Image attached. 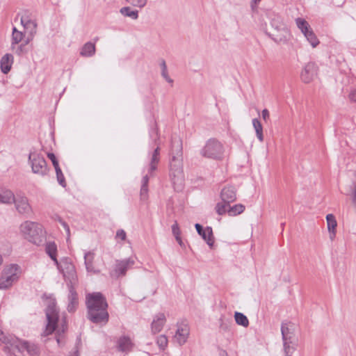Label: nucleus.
<instances>
[{
  "mask_svg": "<svg viewBox=\"0 0 356 356\" xmlns=\"http://www.w3.org/2000/svg\"><path fill=\"white\" fill-rule=\"evenodd\" d=\"M43 298L46 306L45 314L47 319L43 334L48 336L55 332L57 343L60 346L63 334L67 328L66 319L63 317L59 321V312L56 307V299L51 295H44Z\"/></svg>",
  "mask_w": 356,
  "mask_h": 356,
  "instance_id": "1",
  "label": "nucleus"
},
{
  "mask_svg": "<svg viewBox=\"0 0 356 356\" xmlns=\"http://www.w3.org/2000/svg\"><path fill=\"white\" fill-rule=\"evenodd\" d=\"M88 318L94 323L106 324L108 321V304L106 298L99 292L86 296Z\"/></svg>",
  "mask_w": 356,
  "mask_h": 356,
  "instance_id": "2",
  "label": "nucleus"
},
{
  "mask_svg": "<svg viewBox=\"0 0 356 356\" xmlns=\"http://www.w3.org/2000/svg\"><path fill=\"white\" fill-rule=\"evenodd\" d=\"M0 341L5 344L4 351L10 356L15 355V350L19 353L26 351L30 356H39L40 348L34 344L22 341L12 335H6L0 329Z\"/></svg>",
  "mask_w": 356,
  "mask_h": 356,
  "instance_id": "3",
  "label": "nucleus"
},
{
  "mask_svg": "<svg viewBox=\"0 0 356 356\" xmlns=\"http://www.w3.org/2000/svg\"><path fill=\"white\" fill-rule=\"evenodd\" d=\"M181 150L180 140H173L172 152L175 151L176 154L172 155L170 161V177L176 190L181 189L184 181Z\"/></svg>",
  "mask_w": 356,
  "mask_h": 356,
  "instance_id": "4",
  "label": "nucleus"
},
{
  "mask_svg": "<svg viewBox=\"0 0 356 356\" xmlns=\"http://www.w3.org/2000/svg\"><path fill=\"white\" fill-rule=\"evenodd\" d=\"M19 232L26 240L38 246L42 245L45 238L42 225L36 222L24 221L19 226Z\"/></svg>",
  "mask_w": 356,
  "mask_h": 356,
  "instance_id": "5",
  "label": "nucleus"
},
{
  "mask_svg": "<svg viewBox=\"0 0 356 356\" xmlns=\"http://www.w3.org/2000/svg\"><path fill=\"white\" fill-rule=\"evenodd\" d=\"M225 149L222 144L216 139H209L200 150L204 158L220 161L224 158Z\"/></svg>",
  "mask_w": 356,
  "mask_h": 356,
  "instance_id": "6",
  "label": "nucleus"
},
{
  "mask_svg": "<svg viewBox=\"0 0 356 356\" xmlns=\"http://www.w3.org/2000/svg\"><path fill=\"white\" fill-rule=\"evenodd\" d=\"M58 269L61 271L67 282V286H76L77 284V275L76 269L70 259L67 257L63 258L58 261V265H56Z\"/></svg>",
  "mask_w": 356,
  "mask_h": 356,
  "instance_id": "7",
  "label": "nucleus"
},
{
  "mask_svg": "<svg viewBox=\"0 0 356 356\" xmlns=\"http://www.w3.org/2000/svg\"><path fill=\"white\" fill-rule=\"evenodd\" d=\"M21 274V268L17 264H10L4 268L0 278V289H6L17 282Z\"/></svg>",
  "mask_w": 356,
  "mask_h": 356,
  "instance_id": "8",
  "label": "nucleus"
},
{
  "mask_svg": "<svg viewBox=\"0 0 356 356\" xmlns=\"http://www.w3.org/2000/svg\"><path fill=\"white\" fill-rule=\"evenodd\" d=\"M21 24L27 33L26 44L31 41L37 33L38 23L35 17L28 11L24 12L21 16Z\"/></svg>",
  "mask_w": 356,
  "mask_h": 356,
  "instance_id": "9",
  "label": "nucleus"
},
{
  "mask_svg": "<svg viewBox=\"0 0 356 356\" xmlns=\"http://www.w3.org/2000/svg\"><path fill=\"white\" fill-rule=\"evenodd\" d=\"M29 161L33 173L42 176L47 175L48 171L47 165L42 155L37 152H31L29 156Z\"/></svg>",
  "mask_w": 356,
  "mask_h": 356,
  "instance_id": "10",
  "label": "nucleus"
},
{
  "mask_svg": "<svg viewBox=\"0 0 356 356\" xmlns=\"http://www.w3.org/2000/svg\"><path fill=\"white\" fill-rule=\"evenodd\" d=\"M13 203L15 204V209L20 215L29 217L32 214V207L26 196L17 195Z\"/></svg>",
  "mask_w": 356,
  "mask_h": 356,
  "instance_id": "11",
  "label": "nucleus"
},
{
  "mask_svg": "<svg viewBox=\"0 0 356 356\" xmlns=\"http://www.w3.org/2000/svg\"><path fill=\"white\" fill-rule=\"evenodd\" d=\"M134 264V261L131 258L118 260L115 263L113 271L111 273V276L117 278L120 276L125 275L127 270L131 268Z\"/></svg>",
  "mask_w": 356,
  "mask_h": 356,
  "instance_id": "12",
  "label": "nucleus"
},
{
  "mask_svg": "<svg viewBox=\"0 0 356 356\" xmlns=\"http://www.w3.org/2000/svg\"><path fill=\"white\" fill-rule=\"evenodd\" d=\"M160 149L157 147L152 153L147 174L142 179V186H148L149 175H152L153 172L156 170L157 165L160 161Z\"/></svg>",
  "mask_w": 356,
  "mask_h": 356,
  "instance_id": "13",
  "label": "nucleus"
},
{
  "mask_svg": "<svg viewBox=\"0 0 356 356\" xmlns=\"http://www.w3.org/2000/svg\"><path fill=\"white\" fill-rule=\"evenodd\" d=\"M281 332L283 342H289L293 344L295 342H298V339L295 334L293 324L291 323H282Z\"/></svg>",
  "mask_w": 356,
  "mask_h": 356,
  "instance_id": "14",
  "label": "nucleus"
},
{
  "mask_svg": "<svg viewBox=\"0 0 356 356\" xmlns=\"http://www.w3.org/2000/svg\"><path fill=\"white\" fill-rule=\"evenodd\" d=\"M316 74V65L314 63H308L301 71L300 78L304 83H309L314 80Z\"/></svg>",
  "mask_w": 356,
  "mask_h": 356,
  "instance_id": "15",
  "label": "nucleus"
},
{
  "mask_svg": "<svg viewBox=\"0 0 356 356\" xmlns=\"http://www.w3.org/2000/svg\"><path fill=\"white\" fill-rule=\"evenodd\" d=\"M189 331V327L187 324H178L177 331L174 336L175 341L180 346L184 344L188 339Z\"/></svg>",
  "mask_w": 356,
  "mask_h": 356,
  "instance_id": "16",
  "label": "nucleus"
},
{
  "mask_svg": "<svg viewBox=\"0 0 356 356\" xmlns=\"http://www.w3.org/2000/svg\"><path fill=\"white\" fill-rule=\"evenodd\" d=\"M195 227L197 233L207 242L208 245L212 248L214 243V238L212 228L210 227H207L204 229L202 226L198 223L195 224Z\"/></svg>",
  "mask_w": 356,
  "mask_h": 356,
  "instance_id": "17",
  "label": "nucleus"
},
{
  "mask_svg": "<svg viewBox=\"0 0 356 356\" xmlns=\"http://www.w3.org/2000/svg\"><path fill=\"white\" fill-rule=\"evenodd\" d=\"M220 198L224 202L230 204L236 200V189L233 186H225L220 192Z\"/></svg>",
  "mask_w": 356,
  "mask_h": 356,
  "instance_id": "18",
  "label": "nucleus"
},
{
  "mask_svg": "<svg viewBox=\"0 0 356 356\" xmlns=\"http://www.w3.org/2000/svg\"><path fill=\"white\" fill-rule=\"evenodd\" d=\"M273 39L279 43H286L288 42L292 38L290 30L286 26L285 27L274 32L272 33Z\"/></svg>",
  "mask_w": 356,
  "mask_h": 356,
  "instance_id": "19",
  "label": "nucleus"
},
{
  "mask_svg": "<svg viewBox=\"0 0 356 356\" xmlns=\"http://www.w3.org/2000/svg\"><path fill=\"white\" fill-rule=\"evenodd\" d=\"M166 321L165 316L163 313L156 314L152 322L151 330L153 334L160 332Z\"/></svg>",
  "mask_w": 356,
  "mask_h": 356,
  "instance_id": "20",
  "label": "nucleus"
},
{
  "mask_svg": "<svg viewBox=\"0 0 356 356\" xmlns=\"http://www.w3.org/2000/svg\"><path fill=\"white\" fill-rule=\"evenodd\" d=\"M75 286H69V295H68V305H67V310L70 312H73L75 311L77 305H78V296L77 293L74 290Z\"/></svg>",
  "mask_w": 356,
  "mask_h": 356,
  "instance_id": "21",
  "label": "nucleus"
},
{
  "mask_svg": "<svg viewBox=\"0 0 356 356\" xmlns=\"http://www.w3.org/2000/svg\"><path fill=\"white\" fill-rule=\"evenodd\" d=\"M13 56L10 54H5L0 60L1 70L3 74H8L13 63Z\"/></svg>",
  "mask_w": 356,
  "mask_h": 356,
  "instance_id": "22",
  "label": "nucleus"
},
{
  "mask_svg": "<svg viewBox=\"0 0 356 356\" xmlns=\"http://www.w3.org/2000/svg\"><path fill=\"white\" fill-rule=\"evenodd\" d=\"M95 259V253L92 251H88L84 254V264L88 272L98 273L99 271L96 270L93 266Z\"/></svg>",
  "mask_w": 356,
  "mask_h": 356,
  "instance_id": "23",
  "label": "nucleus"
},
{
  "mask_svg": "<svg viewBox=\"0 0 356 356\" xmlns=\"http://www.w3.org/2000/svg\"><path fill=\"white\" fill-rule=\"evenodd\" d=\"M117 346L118 350L129 352L132 349L134 344L129 337L122 336L118 339Z\"/></svg>",
  "mask_w": 356,
  "mask_h": 356,
  "instance_id": "24",
  "label": "nucleus"
},
{
  "mask_svg": "<svg viewBox=\"0 0 356 356\" xmlns=\"http://www.w3.org/2000/svg\"><path fill=\"white\" fill-rule=\"evenodd\" d=\"M45 252L54 261L56 265H58L57 259V245L54 242L49 241L45 244Z\"/></svg>",
  "mask_w": 356,
  "mask_h": 356,
  "instance_id": "25",
  "label": "nucleus"
},
{
  "mask_svg": "<svg viewBox=\"0 0 356 356\" xmlns=\"http://www.w3.org/2000/svg\"><path fill=\"white\" fill-rule=\"evenodd\" d=\"M96 51L95 44L93 42H88L83 44L80 50V55L83 57H92Z\"/></svg>",
  "mask_w": 356,
  "mask_h": 356,
  "instance_id": "26",
  "label": "nucleus"
},
{
  "mask_svg": "<svg viewBox=\"0 0 356 356\" xmlns=\"http://www.w3.org/2000/svg\"><path fill=\"white\" fill-rule=\"evenodd\" d=\"M24 37L25 34L23 32L18 31L16 27H13L11 38V49L14 51L16 45L22 42Z\"/></svg>",
  "mask_w": 356,
  "mask_h": 356,
  "instance_id": "27",
  "label": "nucleus"
},
{
  "mask_svg": "<svg viewBox=\"0 0 356 356\" xmlns=\"http://www.w3.org/2000/svg\"><path fill=\"white\" fill-rule=\"evenodd\" d=\"M15 195L13 193L8 189L0 190V203L10 204L15 200Z\"/></svg>",
  "mask_w": 356,
  "mask_h": 356,
  "instance_id": "28",
  "label": "nucleus"
},
{
  "mask_svg": "<svg viewBox=\"0 0 356 356\" xmlns=\"http://www.w3.org/2000/svg\"><path fill=\"white\" fill-rule=\"evenodd\" d=\"M326 220L327 224V229L330 233V238L333 239L336 234V227L337 226L336 218L333 214L330 213L326 216Z\"/></svg>",
  "mask_w": 356,
  "mask_h": 356,
  "instance_id": "29",
  "label": "nucleus"
},
{
  "mask_svg": "<svg viewBox=\"0 0 356 356\" xmlns=\"http://www.w3.org/2000/svg\"><path fill=\"white\" fill-rule=\"evenodd\" d=\"M270 26L274 29V32L285 27L286 25L284 23L283 19L278 15H273L270 17Z\"/></svg>",
  "mask_w": 356,
  "mask_h": 356,
  "instance_id": "30",
  "label": "nucleus"
},
{
  "mask_svg": "<svg viewBox=\"0 0 356 356\" xmlns=\"http://www.w3.org/2000/svg\"><path fill=\"white\" fill-rule=\"evenodd\" d=\"M296 24L300 30L301 33L305 36L309 31L312 30L309 24L303 18L298 17L296 19Z\"/></svg>",
  "mask_w": 356,
  "mask_h": 356,
  "instance_id": "31",
  "label": "nucleus"
},
{
  "mask_svg": "<svg viewBox=\"0 0 356 356\" xmlns=\"http://www.w3.org/2000/svg\"><path fill=\"white\" fill-rule=\"evenodd\" d=\"M234 320L237 325L243 326V327H248L249 326V320L248 317L241 312H234Z\"/></svg>",
  "mask_w": 356,
  "mask_h": 356,
  "instance_id": "32",
  "label": "nucleus"
},
{
  "mask_svg": "<svg viewBox=\"0 0 356 356\" xmlns=\"http://www.w3.org/2000/svg\"><path fill=\"white\" fill-rule=\"evenodd\" d=\"M252 125L256 132V136L260 142L264 141L263 127L257 118L252 120Z\"/></svg>",
  "mask_w": 356,
  "mask_h": 356,
  "instance_id": "33",
  "label": "nucleus"
},
{
  "mask_svg": "<svg viewBox=\"0 0 356 356\" xmlns=\"http://www.w3.org/2000/svg\"><path fill=\"white\" fill-rule=\"evenodd\" d=\"M120 13L122 15L130 17L132 19H137L138 18V11L136 10H132L129 6L122 7L120 10Z\"/></svg>",
  "mask_w": 356,
  "mask_h": 356,
  "instance_id": "34",
  "label": "nucleus"
},
{
  "mask_svg": "<svg viewBox=\"0 0 356 356\" xmlns=\"http://www.w3.org/2000/svg\"><path fill=\"white\" fill-rule=\"evenodd\" d=\"M245 210V206L242 204H237L234 206H229L228 215L229 216H236L242 213Z\"/></svg>",
  "mask_w": 356,
  "mask_h": 356,
  "instance_id": "35",
  "label": "nucleus"
},
{
  "mask_svg": "<svg viewBox=\"0 0 356 356\" xmlns=\"http://www.w3.org/2000/svg\"><path fill=\"white\" fill-rule=\"evenodd\" d=\"M298 346V342L291 343L289 342H283V348L285 356H291Z\"/></svg>",
  "mask_w": 356,
  "mask_h": 356,
  "instance_id": "36",
  "label": "nucleus"
},
{
  "mask_svg": "<svg viewBox=\"0 0 356 356\" xmlns=\"http://www.w3.org/2000/svg\"><path fill=\"white\" fill-rule=\"evenodd\" d=\"M229 204H227L223 201L217 203L215 207L216 213L220 216H222L225 213L228 214V208Z\"/></svg>",
  "mask_w": 356,
  "mask_h": 356,
  "instance_id": "37",
  "label": "nucleus"
},
{
  "mask_svg": "<svg viewBox=\"0 0 356 356\" xmlns=\"http://www.w3.org/2000/svg\"><path fill=\"white\" fill-rule=\"evenodd\" d=\"M232 327V322L229 320L220 318L219 320V330L220 332H229Z\"/></svg>",
  "mask_w": 356,
  "mask_h": 356,
  "instance_id": "38",
  "label": "nucleus"
},
{
  "mask_svg": "<svg viewBox=\"0 0 356 356\" xmlns=\"http://www.w3.org/2000/svg\"><path fill=\"white\" fill-rule=\"evenodd\" d=\"M305 37L312 47H316L319 44V40L313 30L309 31Z\"/></svg>",
  "mask_w": 356,
  "mask_h": 356,
  "instance_id": "39",
  "label": "nucleus"
},
{
  "mask_svg": "<svg viewBox=\"0 0 356 356\" xmlns=\"http://www.w3.org/2000/svg\"><path fill=\"white\" fill-rule=\"evenodd\" d=\"M161 76L165 79V80L170 84H172L173 80L169 76L167 70V65L165 60H162L161 63Z\"/></svg>",
  "mask_w": 356,
  "mask_h": 356,
  "instance_id": "40",
  "label": "nucleus"
},
{
  "mask_svg": "<svg viewBox=\"0 0 356 356\" xmlns=\"http://www.w3.org/2000/svg\"><path fill=\"white\" fill-rule=\"evenodd\" d=\"M156 343L161 350H164L168 345V339L165 335H160L157 337Z\"/></svg>",
  "mask_w": 356,
  "mask_h": 356,
  "instance_id": "41",
  "label": "nucleus"
},
{
  "mask_svg": "<svg viewBox=\"0 0 356 356\" xmlns=\"http://www.w3.org/2000/svg\"><path fill=\"white\" fill-rule=\"evenodd\" d=\"M55 170H56V177H57V179H58V183L62 185V186H64V184H65V178H64V175L61 171V169L60 168L59 165L57 166V167H55Z\"/></svg>",
  "mask_w": 356,
  "mask_h": 356,
  "instance_id": "42",
  "label": "nucleus"
},
{
  "mask_svg": "<svg viewBox=\"0 0 356 356\" xmlns=\"http://www.w3.org/2000/svg\"><path fill=\"white\" fill-rule=\"evenodd\" d=\"M140 199L142 200H146L148 197V186H142L140 188Z\"/></svg>",
  "mask_w": 356,
  "mask_h": 356,
  "instance_id": "43",
  "label": "nucleus"
},
{
  "mask_svg": "<svg viewBox=\"0 0 356 356\" xmlns=\"http://www.w3.org/2000/svg\"><path fill=\"white\" fill-rule=\"evenodd\" d=\"M58 221L60 223V225L63 227V228L65 229L66 233H67V240L69 239L70 236V227L68 226V225L60 217L58 218Z\"/></svg>",
  "mask_w": 356,
  "mask_h": 356,
  "instance_id": "44",
  "label": "nucleus"
},
{
  "mask_svg": "<svg viewBox=\"0 0 356 356\" xmlns=\"http://www.w3.org/2000/svg\"><path fill=\"white\" fill-rule=\"evenodd\" d=\"M116 238H120L122 241H124L127 237L126 232L124 229H118L116 232Z\"/></svg>",
  "mask_w": 356,
  "mask_h": 356,
  "instance_id": "45",
  "label": "nucleus"
},
{
  "mask_svg": "<svg viewBox=\"0 0 356 356\" xmlns=\"http://www.w3.org/2000/svg\"><path fill=\"white\" fill-rule=\"evenodd\" d=\"M47 156L51 161L54 168L59 165H58V161H57L54 154H53V153H48Z\"/></svg>",
  "mask_w": 356,
  "mask_h": 356,
  "instance_id": "46",
  "label": "nucleus"
},
{
  "mask_svg": "<svg viewBox=\"0 0 356 356\" xmlns=\"http://www.w3.org/2000/svg\"><path fill=\"white\" fill-rule=\"evenodd\" d=\"M172 232L174 236L180 235V230L177 221L172 226Z\"/></svg>",
  "mask_w": 356,
  "mask_h": 356,
  "instance_id": "47",
  "label": "nucleus"
},
{
  "mask_svg": "<svg viewBox=\"0 0 356 356\" xmlns=\"http://www.w3.org/2000/svg\"><path fill=\"white\" fill-rule=\"evenodd\" d=\"M261 115H262V118L265 120V121H267L268 119H269V117H270V114H269V111L267 110V109H264L261 112Z\"/></svg>",
  "mask_w": 356,
  "mask_h": 356,
  "instance_id": "48",
  "label": "nucleus"
},
{
  "mask_svg": "<svg viewBox=\"0 0 356 356\" xmlns=\"http://www.w3.org/2000/svg\"><path fill=\"white\" fill-rule=\"evenodd\" d=\"M349 98L353 102H356V90H353L349 95Z\"/></svg>",
  "mask_w": 356,
  "mask_h": 356,
  "instance_id": "49",
  "label": "nucleus"
},
{
  "mask_svg": "<svg viewBox=\"0 0 356 356\" xmlns=\"http://www.w3.org/2000/svg\"><path fill=\"white\" fill-rule=\"evenodd\" d=\"M26 45V43L24 44H21L19 46H18L15 50V53L17 54V55H20L22 52V49L24 48V47Z\"/></svg>",
  "mask_w": 356,
  "mask_h": 356,
  "instance_id": "50",
  "label": "nucleus"
},
{
  "mask_svg": "<svg viewBox=\"0 0 356 356\" xmlns=\"http://www.w3.org/2000/svg\"><path fill=\"white\" fill-rule=\"evenodd\" d=\"M352 200L353 204L356 205V185L355 186L354 190L353 191V197Z\"/></svg>",
  "mask_w": 356,
  "mask_h": 356,
  "instance_id": "51",
  "label": "nucleus"
},
{
  "mask_svg": "<svg viewBox=\"0 0 356 356\" xmlns=\"http://www.w3.org/2000/svg\"><path fill=\"white\" fill-rule=\"evenodd\" d=\"M176 241L178 242V243L181 246L183 245V242L180 238V235L175 236Z\"/></svg>",
  "mask_w": 356,
  "mask_h": 356,
  "instance_id": "52",
  "label": "nucleus"
},
{
  "mask_svg": "<svg viewBox=\"0 0 356 356\" xmlns=\"http://www.w3.org/2000/svg\"><path fill=\"white\" fill-rule=\"evenodd\" d=\"M69 356H79L78 351H74V353H71Z\"/></svg>",
  "mask_w": 356,
  "mask_h": 356,
  "instance_id": "53",
  "label": "nucleus"
},
{
  "mask_svg": "<svg viewBox=\"0 0 356 356\" xmlns=\"http://www.w3.org/2000/svg\"><path fill=\"white\" fill-rule=\"evenodd\" d=\"M261 0H252V3L257 4Z\"/></svg>",
  "mask_w": 356,
  "mask_h": 356,
  "instance_id": "54",
  "label": "nucleus"
},
{
  "mask_svg": "<svg viewBox=\"0 0 356 356\" xmlns=\"http://www.w3.org/2000/svg\"><path fill=\"white\" fill-rule=\"evenodd\" d=\"M221 356H227V353L225 351H222L221 353Z\"/></svg>",
  "mask_w": 356,
  "mask_h": 356,
  "instance_id": "55",
  "label": "nucleus"
},
{
  "mask_svg": "<svg viewBox=\"0 0 356 356\" xmlns=\"http://www.w3.org/2000/svg\"><path fill=\"white\" fill-rule=\"evenodd\" d=\"M3 262V258H2V256L0 254V265L2 264Z\"/></svg>",
  "mask_w": 356,
  "mask_h": 356,
  "instance_id": "56",
  "label": "nucleus"
},
{
  "mask_svg": "<svg viewBox=\"0 0 356 356\" xmlns=\"http://www.w3.org/2000/svg\"><path fill=\"white\" fill-rule=\"evenodd\" d=\"M15 356H16V355H15Z\"/></svg>",
  "mask_w": 356,
  "mask_h": 356,
  "instance_id": "57",
  "label": "nucleus"
}]
</instances>
